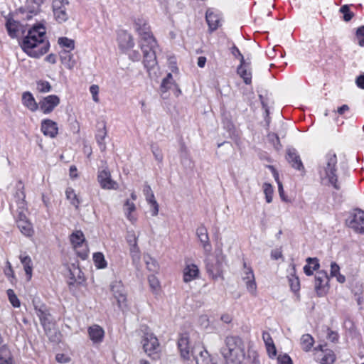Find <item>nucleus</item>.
Listing matches in <instances>:
<instances>
[{"label": "nucleus", "instance_id": "nucleus-1", "mask_svg": "<svg viewBox=\"0 0 364 364\" xmlns=\"http://www.w3.org/2000/svg\"><path fill=\"white\" fill-rule=\"evenodd\" d=\"M46 34V30L43 24L33 26L19 42L21 48L28 56L39 58L46 54L50 48V43Z\"/></svg>", "mask_w": 364, "mask_h": 364}, {"label": "nucleus", "instance_id": "nucleus-2", "mask_svg": "<svg viewBox=\"0 0 364 364\" xmlns=\"http://www.w3.org/2000/svg\"><path fill=\"white\" fill-rule=\"evenodd\" d=\"M225 364H241L245 358V349L242 340L237 336H228L225 346L220 348Z\"/></svg>", "mask_w": 364, "mask_h": 364}, {"label": "nucleus", "instance_id": "nucleus-3", "mask_svg": "<svg viewBox=\"0 0 364 364\" xmlns=\"http://www.w3.org/2000/svg\"><path fill=\"white\" fill-rule=\"evenodd\" d=\"M319 173L321 177L324 176L335 189L339 190L341 188L338 181L337 156L336 154L328 153L325 156L324 161L319 166Z\"/></svg>", "mask_w": 364, "mask_h": 364}, {"label": "nucleus", "instance_id": "nucleus-4", "mask_svg": "<svg viewBox=\"0 0 364 364\" xmlns=\"http://www.w3.org/2000/svg\"><path fill=\"white\" fill-rule=\"evenodd\" d=\"M141 343L144 352L152 360H158L159 358V343L157 338L153 333H144L141 339Z\"/></svg>", "mask_w": 364, "mask_h": 364}, {"label": "nucleus", "instance_id": "nucleus-5", "mask_svg": "<svg viewBox=\"0 0 364 364\" xmlns=\"http://www.w3.org/2000/svg\"><path fill=\"white\" fill-rule=\"evenodd\" d=\"M70 240L78 257L82 259H87L89 251L83 232L80 230L73 232Z\"/></svg>", "mask_w": 364, "mask_h": 364}, {"label": "nucleus", "instance_id": "nucleus-6", "mask_svg": "<svg viewBox=\"0 0 364 364\" xmlns=\"http://www.w3.org/2000/svg\"><path fill=\"white\" fill-rule=\"evenodd\" d=\"M346 224L355 232H360L361 229L364 227V211L360 208L355 209L350 213L346 220Z\"/></svg>", "mask_w": 364, "mask_h": 364}, {"label": "nucleus", "instance_id": "nucleus-7", "mask_svg": "<svg viewBox=\"0 0 364 364\" xmlns=\"http://www.w3.org/2000/svg\"><path fill=\"white\" fill-rule=\"evenodd\" d=\"M244 272L242 276L245 282L247 290L254 296H257V284L252 268L247 267L246 262L243 263Z\"/></svg>", "mask_w": 364, "mask_h": 364}, {"label": "nucleus", "instance_id": "nucleus-8", "mask_svg": "<svg viewBox=\"0 0 364 364\" xmlns=\"http://www.w3.org/2000/svg\"><path fill=\"white\" fill-rule=\"evenodd\" d=\"M97 181L104 189L116 190L118 188L117 183L111 178V173L107 167L99 171Z\"/></svg>", "mask_w": 364, "mask_h": 364}, {"label": "nucleus", "instance_id": "nucleus-9", "mask_svg": "<svg viewBox=\"0 0 364 364\" xmlns=\"http://www.w3.org/2000/svg\"><path fill=\"white\" fill-rule=\"evenodd\" d=\"M69 4L68 0H54L53 9L54 16L59 23L65 22L68 18L65 6Z\"/></svg>", "mask_w": 364, "mask_h": 364}, {"label": "nucleus", "instance_id": "nucleus-10", "mask_svg": "<svg viewBox=\"0 0 364 364\" xmlns=\"http://www.w3.org/2000/svg\"><path fill=\"white\" fill-rule=\"evenodd\" d=\"M178 348L180 350L181 357L185 360H189L192 355L193 348L190 347L189 338L187 333L181 335L178 341Z\"/></svg>", "mask_w": 364, "mask_h": 364}, {"label": "nucleus", "instance_id": "nucleus-11", "mask_svg": "<svg viewBox=\"0 0 364 364\" xmlns=\"http://www.w3.org/2000/svg\"><path fill=\"white\" fill-rule=\"evenodd\" d=\"M60 104V98L55 95L44 97L40 102V109L44 114L50 113Z\"/></svg>", "mask_w": 364, "mask_h": 364}, {"label": "nucleus", "instance_id": "nucleus-12", "mask_svg": "<svg viewBox=\"0 0 364 364\" xmlns=\"http://www.w3.org/2000/svg\"><path fill=\"white\" fill-rule=\"evenodd\" d=\"M286 159L292 168L305 172L304 166L301 160L300 156L294 148H288L287 149Z\"/></svg>", "mask_w": 364, "mask_h": 364}, {"label": "nucleus", "instance_id": "nucleus-13", "mask_svg": "<svg viewBox=\"0 0 364 364\" xmlns=\"http://www.w3.org/2000/svg\"><path fill=\"white\" fill-rule=\"evenodd\" d=\"M192 353V356L197 364H217L210 358L208 352L202 347L194 348Z\"/></svg>", "mask_w": 364, "mask_h": 364}, {"label": "nucleus", "instance_id": "nucleus-14", "mask_svg": "<svg viewBox=\"0 0 364 364\" xmlns=\"http://www.w3.org/2000/svg\"><path fill=\"white\" fill-rule=\"evenodd\" d=\"M196 235L202 244L205 252L209 254L212 250V246L210 243L208 230L203 225L197 228Z\"/></svg>", "mask_w": 364, "mask_h": 364}, {"label": "nucleus", "instance_id": "nucleus-15", "mask_svg": "<svg viewBox=\"0 0 364 364\" xmlns=\"http://www.w3.org/2000/svg\"><path fill=\"white\" fill-rule=\"evenodd\" d=\"M329 280L327 272L324 270L317 272L315 276V290L318 296L322 295V289Z\"/></svg>", "mask_w": 364, "mask_h": 364}, {"label": "nucleus", "instance_id": "nucleus-16", "mask_svg": "<svg viewBox=\"0 0 364 364\" xmlns=\"http://www.w3.org/2000/svg\"><path fill=\"white\" fill-rule=\"evenodd\" d=\"M57 124L50 119H44L41 122V131L43 134L51 138L55 137L58 134Z\"/></svg>", "mask_w": 364, "mask_h": 364}, {"label": "nucleus", "instance_id": "nucleus-17", "mask_svg": "<svg viewBox=\"0 0 364 364\" xmlns=\"http://www.w3.org/2000/svg\"><path fill=\"white\" fill-rule=\"evenodd\" d=\"M144 54V65L149 73L151 70L154 69L157 65L156 51L154 50H142Z\"/></svg>", "mask_w": 364, "mask_h": 364}, {"label": "nucleus", "instance_id": "nucleus-18", "mask_svg": "<svg viewBox=\"0 0 364 364\" xmlns=\"http://www.w3.org/2000/svg\"><path fill=\"white\" fill-rule=\"evenodd\" d=\"M88 334L93 343H100L103 341L105 331L100 326L93 325L89 327Z\"/></svg>", "mask_w": 364, "mask_h": 364}, {"label": "nucleus", "instance_id": "nucleus-19", "mask_svg": "<svg viewBox=\"0 0 364 364\" xmlns=\"http://www.w3.org/2000/svg\"><path fill=\"white\" fill-rule=\"evenodd\" d=\"M139 45L141 50H154L156 46V41L153 36V34L144 33V36L140 37Z\"/></svg>", "mask_w": 364, "mask_h": 364}, {"label": "nucleus", "instance_id": "nucleus-20", "mask_svg": "<svg viewBox=\"0 0 364 364\" xmlns=\"http://www.w3.org/2000/svg\"><path fill=\"white\" fill-rule=\"evenodd\" d=\"M249 67L250 63H246L245 60H244V63H240V65L237 69L238 75L243 79L245 83L247 85H250L252 82V74L249 70Z\"/></svg>", "mask_w": 364, "mask_h": 364}, {"label": "nucleus", "instance_id": "nucleus-21", "mask_svg": "<svg viewBox=\"0 0 364 364\" xmlns=\"http://www.w3.org/2000/svg\"><path fill=\"white\" fill-rule=\"evenodd\" d=\"M134 28L140 37L144 36V33H151L150 26L146 20L144 18H137L134 20Z\"/></svg>", "mask_w": 364, "mask_h": 364}, {"label": "nucleus", "instance_id": "nucleus-22", "mask_svg": "<svg viewBox=\"0 0 364 364\" xmlns=\"http://www.w3.org/2000/svg\"><path fill=\"white\" fill-rule=\"evenodd\" d=\"M205 19L210 32L215 31L219 27L220 18L210 9L206 11Z\"/></svg>", "mask_w": 364, "mask_h": 364}, {"label": "nucleus", "instance_id": "nucleus-23", "mask_svg": "<svg viewBox=\"0 0 364 364\" xmlns=\"http://www.w3.org/2000/svg\"><path fill=\"white\" fill-rule=\"evenodd\" d=\"M199 273L198 268L195 264L187 265L183 270V281L188 282L196 279Z\"/></svg>", "mask_w": 364, "mask_h": 364}, {"label": "nucleus", "instance_id": "nucleus-24", "mask_svg": "<svg viewBox=\"0 0 364 364\" xmlns=\"http://www.w3.org/2000/svg\"><path fill=\"white\" fill-rule=\"evenodd\" d=\"M119 44L121 48L128 49L134 47V42L129 33L123 31L119 36Z\"/></svg>", "mask_w": 364, "mask_h": 364}, {"label": "nucleus", "instance_id": "nucleus-25", "mask_svg": "<svg viewBox=\"0 0 364 364\" xmlns=\"http://www.w3.org/2000/svg\"><path fill=\"white\" fill-rule=\"evenodd\" d=\"M22 101L23 104L31 111L34 112L38 109V104L30 92L23 93Z\"/></svg>", "mask_w": 364, "mask_h": 364}, {"label": "nucleus", "instance_id": "nucleus-26", "mask_svg": "<svg viewBox=\"0 0 364 364\" xmlns=\"http://www.w3.org/2000/svg\"><path fill=\"white\" fill-rule=\"evenodd\" d=\"M60 60L62 63L68 69H72L76 64V61L73 58V55L70 50H63L60 54Z\"/></svg>", "mask_w": 364, "mask_h": 364}, {"label": "nucleus", "instance_id": "nucleus-27", "mask_svg": "<svg viewBox=\"0 0 364 364\" xmlns=\"http://www.w3.org/2000/svg\"><path fill=\"white\" fill-rule=\"evenodd\" d=\"M17 227L21 231V232L25 236L29 237L33 234V229L31 224L29 223L28 220H16Z\"/></svg>", "mask_w": 364, "mask_h": 364}, {"label": "nucleus", "instance_id": "nucleus-28", "mask_svg": "<svg viewBox=\"0 0 364 364\" xmlns=\"http://www.w3.org/2000/svg\"><path fill=\"white\" fill-rule=\"evenodd\" d=\"M107 136V130L106 127L103 124L102 129H99L97 130V133L96 134V140L100 146V149L102 151H104L106 149V144L105 142V139Z\"/></svg>", "mask_w": 364, "mask_h": 364}, {"label": "nucleus", "instance_id": "nucleus-29", "mask_svg": "<svg viewBox=\"0 0 364 364\" xmlns=\"http://www.w3.org/2000/svg\"><path fill=\"white\" fill-rule=\"evenodd\" d=\"M0 364H12L11 353L4 345L0 348Z\"/></svg>", "mask_w": 364, "mask_h": 364}, {"label": "nucleus", "instance_id": "nucleus-30", "mask_svg": "<svg viewBox=\"0 0 364 364\" xmlns=\"http://www.w3.org/2000/svg\"><path fill=\"white\" fill-rule=\"evenodd\" d=\"M20 260L23 265L24 270L28 278L30 279L32 276V261L28 255H21Z\"/></svg>", "mask_w": 364, "mask_h": 364}, {"label": "nucleus", "instance_id": "nucleus-31", "mask_svg": "<svg viewBox=\"0 0 364 364\" xmlns=\"http://www.w3.org/2000/svg\"><path fill=\"white\" fill-rule=\"evenodd\" d=\"M221 266H222V262L220 261V258L217 257V262L214 264L213 263H210V262H206V269L207 272L212 275H216L220 273L221 271Z\"/></svg>", "mask_w": 364, "mask_h": 364}, {"label": "nucleus", "instance_id": "nucleus-32", "mask_svg": "<svg viewBox=\"0 0 364 364\" xmlns=\"http://www.w3.org/2000/svg\"><path fill=\"white\" fill-rule=\"evenodd\" d=\"M18 23L12 18H9L6 23V27L9 35L11 38H15L18 32Z\"/></svg>", "mask_w": 364, "mask_h": 364}, {"label": "nucleus", "instance_id": "nucleus-33", "mask_svg": "<svg viewBox=\"0 0 364 364\" xmlns=\"http://www.w3.org/2000/svg\"><path fill=\"white\" fill-rule=\"evenodd\" d=\"M65 195L67 199L70 201V203L77 209L80 201L74 190L71 188H68L65 191Z\"/></svg>", "mask_w": 364, "mask_h": 364}, {"label": "nucleus", "instance_id": "nucleus-34", "mask_svg": "<svg viewBox=\"0 0 364 364\" xmlns=\"http://www.w3.org/2000/svg\"><path fill=\"white\" fill-rule=\"evenodd\" d=\"M314 343V338L309 334H304L301 338L302 349L305 351H309L313 346Z\"/></svg>", "mask_w": 364, "mask_h": 364}, {"label": "nucleus", "instance_id": "nucleus-35", "mask_svg": "<svg viewBox=\"0 0 364 364\" xmlns=\"http://www.w3.org/2000/svg\"><path fill=\"white\" fill-rule=\"evenodd\" d=\"M133 245L130 247V252L134 262L138 261L140 259L139 249L137 246V238L135 235H132Z\"/></svg>", "mask_w": 364, "mask_h": 364}, {"label": "nucleus", "instance_id": "nucleus-36", "mask_svg": "<svg viewBox=\"0 0 364 364\" xmlns=\"http://www.w3.org/2000/svg\"><path fill=\"white\" fill-rule=\"evenodd\" d=\"M111 291L114 299L119 297V295L126 293L124 288L120 282H113L111 285Z\"/></svg>", "mask_w": 364, "mask_h": 364}, {"label": "nucleus", "instance_id": "nucleus-37", "mask_svg": "<svg viewBox=\"0 0 364 364\" xmlns=\"http://www.w3.org/2000/svg\"><path fill=\"white\" fill-rule=\"evenodd\" d=\"M93 260L95 266L98 269H103L107 267V262L105 259V257L101 252H95L93 255Z\"/></svg>", "mask_w": 364, "mask_h": 364}, {"label": "nucleus", "instance_id": "nucleus-38", "mask_svg": "<svg viewBox=\"0 0 364 364\" xmlns=\"http://www.w3.org/2000/svg\"><path fill=\"white\" fill-rule=\"evenodd\" d=\"M174 85L173 81V76L171 73H168L166 77L163 80L161 85V90L163 92H166Z\"/></svg>", "mask_w": 364, "mask_h": 364}, {"label": "nucleus", "instance_id": "nucleus-39", "mask_svg": "<svg viewBox=\"0 0 364 364\" xmlns=\"http://www.w3.org/2000/svg\"><path fill=\"white\" fill-rule=\"evenodd\" d=\"M340 13L343 14V19L345 21H349L354 16L353 11L350 10L349 5H343L339 10Z\"/></svg>", "mask_w": 364, "mask_h": 364}, {"label": "nucleus", "instance_id": "nucleus-40", "mask_svg": "<svg viewBox=\"0 0 364 364\" xmlns=\"http://www.w3.org/2000/svg\"><path fill=\"white\" fill-rule=\"evenodd\" d=\"M144 259L146 264V267L149 271L155 272L158 270V264L154 259L149 255L144 256Z\"/></svg>", "mask_w": 364, "mask_h": 364}, {"label": "nucleus", "instance_id": "nucleus-41", "mask_svg": "<svg viewBox=\"0 0 364 364\" xmlns=\"http://www.w3.org/2000/svg\"><path fill=\"white\" fill-rule=\"evenodd\" d=\"M58 43L60 46L69 48L70 50L75 48V41L66 37H61L58 38Z\"/></svg>", "mask_w": 364, "mask_h": 364}, {"label": "nucleus", "instance_id": "nucleus-42", "mask_svg": "<svg viewBox=\"0 0 364 364\" xmlns=\"http://www.w3.org/2000/svg\"><path fill=\"white\" fill-rule=\"evenodd\" d=\"M264 193L265 194L266 201L269 203L272 201L273 188L270 183H264L263 185Z\"/></svg>", "mask_w": 364, "mask_h": 364}, {"label": "nucleus", "instance_id": "nucleus-43", "mask_svg": "<svg viewBox=\"0 0 364 364\" xmlns=\"http://www.w3.org/2000/svg\"><path fill=\"white\" fill-rule=\"evenodd\" d=\"M7 296L9 297V301L14 307L20 306V301L13 289H10L7 290Z\"/></svg>", "mask_w": 364, "mask_h": 364}, {"label": "nucleus", "instance_id": "nucleus-44", "mask_svg": "<svg viewBox=\"0 0 364 364\" xmlns=\"http://www.w3.org/2000/svg\"><path fill=\"white\" fill-rule=\"evenodd\" d=\"M115 299L117 302V305H118L119 308L122 311H124L125 309H127L128 305H127L126 293H124V294L119 295V297L116 298Z\"/></svg>", "mask_w": 364, "mask_h": 364}, {"label": "nucleus", "instance_id": "nucleus-45", "mask_svg": "<svg viewBox=\"0 0 364 364\" xmlns=\"http://www.w3.org/2000/svg\"><path fill=\"white\" fill-rule=\"evenodd\" d=\"M37 89L41 92H48L51 90V85L48 81L39 80L37 82Z\"/></svg>", "mask_w": 364, "mask_h": 364}, {"label": "nucleus", "instance_id": "nucleus-46", "mask_svg": "<svg viewBox=\"0 0 364 364\" xmlns=\"http://www.w3.org/2000/svg\"><path fill=\"white\" fill-rule=\"evenodd\" d=\"M143 192L144 196H146V200L149 203L155 200V197L154 193L149 185L145 184L143 188Z\"/></svg>", "mask_w": 364, "mask_h": 364}, {"label": "nucleus", "instance_id": "nucleus-47", "mask_svg": "<svg viewBox=\"0 0 364 364\" xmlns=\"http://www.w3.org/2000/svg\"><path fill=\"white\" fill-rule=\"evenodd\" d=\"M151 149V151H152V154H153L155 159L159 163H161L163 161L164 157H163L162 151L160 149V148L158 146L152 145Z\"/></svg>", "mask_w": 364, "mask_h": 364}, {"label": "nucleus", "instance_id": "nucleus-48", "mask_svg": "<svg viewBox=\"0 0 364 364\" xmlns=\"http://www.w3.org/2000/svg\"><path fill=\"white\" fill-rule=\"evenodd\" d=\"M268 140L273 144L277 149H279L282 146L279 141V138L275 133H270L268 134Z\"/></svg>", "mask_w": 364, "mask_h": 364}, {"label": "nucleus", "instance_id": "nucleus-49", "mask_svg": "<svg viewBox=\"0 0 364 364\" xmlns=\"http://www.w3.org/2000/svg\"><path fill=\"white\" fill-rule=\"evenodd\" d=\"M289 285H290L291 289L293 291L296 292L299 290L300 282H299V279L297 277L293 276L291 278L289 279Z\"/></svg>", "mask_w": 364, "mask_h": 364}, {"label": "nucleus", "instance_id": "nucleus-50", "mask_svg": "<svg viewBox=\"0 0 364 364\" xmlns=\"http://www.w3.org/2000/svg\"><path fill=\"white\" fill-rule=\"evenodd\" d=\"M335 360V355L332 352L326 353L321 359V364H332Z\"/></svg>", "mask_w": 364, "mask_h": 364}, {"label": "nucleus", "instance_id": "nucleus-51", "mask_svg": "<svg viewBox=\"0 0 364 364\" xmlns=\"http://www.w3.org/2000/svg\"><path fill=\"white\" fill-rule=\"evenodd\" d=\"M356 37L358 40V44L360 46H364V26H362L357 29Z\"/></svg>", "mask_w": 364, "mask_h": 364}, {"label": "nucleus", "instance_id": "nucleus-52", "mask_svg": "<svg viewBox=\"0 0 364 364\" xmlns=\"http://www.w3.org/2000/svg\"><path fill=\"white\" fill-rule=\"evenodd\" d=\"M277 364H293L291 358L287 355H279L277 357Z\"/></svg>", "mask_w": 364, "mask_h": 364}, {"label": "nucleus", "instance_id": "nucleus-53", "mask_svg": "<svg viewBox=\"0 0 364 364\" xmlns=\"http://www.w3.org/2000/svg\"><path fill=\"white\" fill-rule=\"evenodd\" d=\"M90 92L92 94V99L95 102H98L100 101L98 93H99V86L97 85H92L90 87Z\"/></svg>", "mask_w": 364, "mask_h": 364}, {"label": "nucleus", "instance_id": "nucleus-54", "mask_svg": "<svg viewBox=\"0 0 364 364\" xmlns=\"http://www.w3.org/2000/svg\"><path fill=\"white\" fill-rule=\"evenodd\" d=\"M309 264H311L313 270H318L320 267L318 259L316 257H308L306 259Z\"/></svg>", "mask_w": 364, "mask_h": 364}, {"label": "nucleus", "instance_id": "nucleus-55", "mask_svg": "<svg viewBox=\"0 0 364 364\" xmlns=\"http://www.w3.org/2000/svg\"><path fill=\"white\" fill-rule=\"evenodd\" d=\"M148 281L153 289H156L159 287V282L154 274L149 276Z\"/></svg>", "mask_w": 364, "mask_h": 364}, {"label": "nucleus", "instance_id": "nucleus-56", "mask_svg": "<svg viewBox=\"0 0 364 364\" xmlns=\"http://www.w3.org/2000/svg\"><path fill=\"white\" fill-rule=\"evenodd\" d=\"M340 274V267L336 262H333L331 264V272L330 275L331 277H334L336 275Z\"/></svg>", "mask_w": 364, "mask_h": 364}, {"label": "nucleus", "instance_id": "nucleus-57", "mask_svg": "<svg viewBox=\"0 0 364 364\" xmlns=\"http://www.w3.org/2000/svg\"><path fill=\"white\" fill-rule=\"evenodd\" d=\"M231 53L235 58L240 57V63H244L245 59H244L243 55L241 54L239 49L235 45H233V46L231 48Z\"/></svg>", "mask_w": 364, "mask_h": 364}, {"label": "nucleus", "instance_id": "nucleus-58", "mask_svg": "<svg viewBox=\"0 0 364 364\" xmlns=\"http://www.w3.org/2000/svg\"><path fill=\"white\" fill-rule=\"evenodd\" d=\"M262 338L266 346L274 344L273 340L269 333L263 332Z\"/></svg>", "mask_w": 364, "mask_h": 364}, {"label": "nucleus", "instance_id": "nucleus-59", "mask_svg": "<svg viewBox=\"0 0 364 364\" xmlns=\"http://www.w3.org/2000/svg\"><path fill=\"white\" fill-rule=\"evenodd\" d=\"M149 204L151 205V209L152 212V215L156 216L158 215L159 213V205L156 200H154L153 201L149 203Z\"/></svg>", "mask_w": 364, "mask_h": 364}, {"label": "nucleus", "instance_id": "nucleus-60", "mask_svg": "<svg viewBox=\"0 0 364 364\" xmlns=\"http://www.w3.org/2000/svg\"><path fill=\"white\" fill-rule=\"evenodd\" d=\"M328 335H327L328 339L333 343L336 342L338 339V333L335 331H331L330 329H328Z\"/></svg>", "mask_w": 364, "mask_h": 364}, {"label": "nucleus", "instance_id": "nucleus-61", "mask_svg": "<svg viewBox=\"0 0 364 364\" xmlns=\"http://www.w3.org/2000/svg\"><path fill=\"white\" fill-rule=\"evenodd\" d=\"M129 56L132 61H139L141 58V54L137 50H132Z\"/></svg>", "mask_w": 364, "mask_h": 364}, {"label": "nucleus", "instance_id": "nucleus-62", "mask_svg": "<svg viewBox=\"0 0 364 364\" xmlns=\"http://www.w3.org/2000/svg\"><path fill=\"white\" fill-rule=\"evenodd\" d=\"M266 348L269 357H274L276 355L277 350L274 344L267 346Z\"/></svg>", "mask_w": 364, "mask_h": 364}, {"label": "nucleus", "instance_id": "nucleus-63", "mask_svg": "<svg viewBox=\"0 0 364 364\" xmlns=\"http://www.w3.org/2000/svg\"><path fill=\"white\" fill-rule=\"evenodd\" d=\"M355 82L358 87L364 89V74L359 75L356 78Z\"/></svg>", "mask_w": 364, "mask_h": 364}, {"label": "nucleus", "instance_id": "nucleus-64", "mask_svg": "<svg viewBox=\"0 0 364 364\" xmlns=\"http://www.w3.org/2000/svg\"><path fill=\"white\" fill-rule=\"evenodd\" d=\"M282 256V252L279 251V250H272L271 252V257L274 259H278L279 258H281Z\"/></svg>", "mask_w": 364, "mask_h": 364}]
</instances>
